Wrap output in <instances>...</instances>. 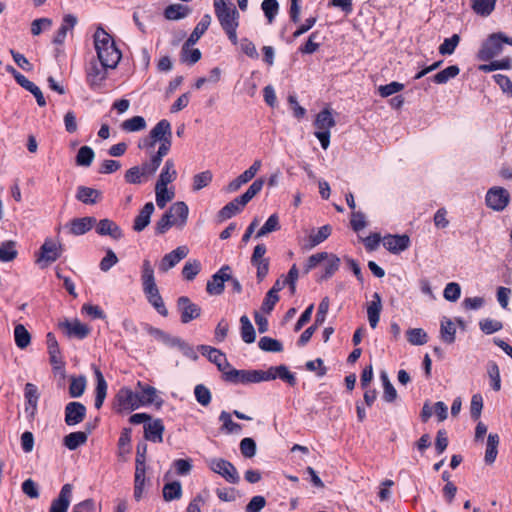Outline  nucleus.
Instances as JSON below:
<instances>
[{
	"instance_id": "1",
	"label": "nucleus",
	"mask_w": 512,
	"mask_h": 512,
	"mask_svg": "<svg viewBox=\"0 0 512 512\" xmlns=\"http://www.w3.org/2000/svg\"><path fill=\"white\" fill-rule=\"evenodd\" d=\"M93 39L98 61L110 69H115L122 58V53L116 46L113 37L103 28L98 27Z\"/></svg>"
},
{
	"instance_id": "2",
	"label": "nucleus",
	"mask_w": 512,
	"mask_h": 512,
	"mask_svg": "<svg viewBox=\"0 0 512 512\" xmlns=\"http://www.w3.org/2000/svg\"><path fill=\"white\" fill-rule=\"evenodd\" d=\"M141 283L143 292L148 302L162 316H167L168 311L159 293L155 280L154 267L149 259H144L141 265Z\"/></svg>"
},
{
	"instance_id": "3",
	"label": "nucleus",
	"mask_w": 512,
	"mask_h": 512,
	"mask_svg": "<svg viewBox=\"0 0 512 512\" xmlns=\"http://www.w3.org/2000/svg\"><path fill=\"white\" fill-rule=\"evenodd\" d=\"M215 15L220 26L225 31L233 45L239 43L237 37V28L239 26V13L233 4H226L222 0H214Z\"/></svg>"
},
{
	"instance_id": "4",
	"label": "nucleus",
	"mask_w": 512,
	"mask_h": 512,
	"mask_svg": "<svg viewBox=\"0 0 512 512\" xmlns=\"http://www.w3.org/2000/svg\"><path fill=\"white\" fill-rule=\"evenodd\" d=\"M336 125V121L330 109L326 108L320 111L315 118L314 126L315 137L319 140L321 147L326 150L330 145V130Z\"/></svg>"
},
{
	"instance_id": "5",
	"label": "nucleus",
	"mask_w": 512,
	"mask_h": 512,
	"mask_svg": "<svg viewBox=\"0 0 512 512\" xmlns=\"http://www.w3.org/2000/svg\"><path fill=\"white\" fill-rule=\"evenodd\" d=\"M224 380L233 384L242 385L265 382V371L237 370L232 367L231 370L226 373V378Z\"/></svg>"
},
{
	"instance_id": "6",
	"label": "nucleus",
	"mask_w": 512,
	"mask_h": 512,
	"mask_svg": "<svg viewBox=\"0 0 512 512\" xmlns=\"http://www.w3.org/2000/svg\"><path fill=\"white\" fill-rule=\"evenodd\" d=\"M157 170L150 161H147L141 165L129 168L125 172L124 179L129 184L140 185L147 182Z\"/></svg>"
},
{
	"instance_id": "7",
	"label": "nucleus",
	"mask_w": 512,
	"mask_h": 512,
	"mask_svg": "<svg viewBox=\"0 0 512 512\" xmlns=\"http://www.w3.org/2000/svg\"><path fill=\"white\" fill-rule=\"evenodd\" d=\"M207 463L211 471L222 476L227 482L232 484L239 482L238 471L231 462L223 458H212Z\"/></svg>"
},
{
	"instance_id": "8",
	"label": "nucleus",
	"mask_w": 512,
	"mask_h": 512,
	"mask_svg": "<svg viewBox=\"0 0 512 512\" xmlns=\"http://www.w3.org/2000/svg\"><path fill=\"white\" fill-rule=\"evenodd\" d=\"M116 399L119 409L122 411H134L143 406L139 389L133 391L130 388L123 387L118 391Z\"/></svg>"
},
{
	"instance_id": "9",
	"label": "nucleus",
	"mask_w": 512,
	"mask_h": 512,
	"mask_svg": "<svg viewBox=\"0 0 512 512\" xmlns=\"http://www.w3.org/2000/svg\"><path fill=\"white\" fill-rule=\"evenodd\" d=\"M503 37H506V35L502 33H494L490 35L479 50L478 58L482 61H487L499 55L502 52L503 44L505 43Z\"/></svg>"
},
{
	"instance_id": "10",
	"label": "nucleus",
	"mask_w": 512,
	"mask_h": 512,
	"mask_svg": "<svg viewBox=\"0 0 512 512\" xmlns=\"http://www.w3.org/2000/svg\"><path fill=\"white\" fill-rule=\"evenodd\" d=\"M110 67H106L99 62L91 61L86 70L87 83L92 89L101 88L108 77Z\"/></svg>"
},
{
	"instance_id": "11",
	"label": "nucleus",
	"mask_w": 512,
	"mask_h": 512,
	"mask_svg": "<svg viewBox=\"0 0 512 512\" xmlns=\"http://www.w3.org/2000/svg\"><path fill=\"white\" fill-rule=\"evenodd\" d=\"M486 204L495 211L504 210L509 204V192L502 187H492L487 191Z\"/></svg>"
},
{
	"instance_id": "12",
	"label": "nucleus",
	"mask_w": 512,
	"mask_h": 512,
	"mask_svg": "<svg viewBox=\"0 0 512 512\" xmlns=\"http://www.w3.org/2000/svg\"><path fill=\"white\" fill-rule=\"evenodd\" d=\"M58 328L70 338L84 339L90 333V328L78 319H64L58 323Z\"/></svg>"
},
{
	"instance_id": "13",
	"label": "nucleus",
	"mask_w": 512,
	"mask_h": 512,
	"mask_svg": "<svg viewBox=\"0 0 512 512\" xmlns=\"http://www.w3.org/2000/svg\"><path fill=\"white\" fill-rule=\"evenodd\" d=\"M200 352L202 355L207 356V358L214 363L219 371L222 372L223 378H226V373L231 370L232 366L228 362L226 356L224 353H222L220 350L207 346V345H201L199 347Z\"/></svg>"
},
{
	"instance_id": "14",
	"label": "nucleus",
	"mask_w": 512,
	"mask_h": 512,
	"mask_svg": "<svg viewBox=\"0 0 512 512\" xmlns=\"http://www.w3.org/2000/svg\"><path fill=\"white\" fill-rule=\"evenodd\" d=\"M62 254V245L59 241L46 239L40 249V255L37 259L38 263L46 264L55 262Z\"/></svg>"
},
{
	"instance_id": "15",
	"label": "nucleus",
	"mask_w": 512,
	"mask_h": 512,
	"mask_svg": "<svg viewBox=\"0 0 512 512\" xmlns=\"http://www.w3.org/2000/svg\"><path fill=\"white\" fill-rule=\"evenodd\" d=\"M177 308L181 314V322L184 324L198 318L201 314V308L186 296L178 298Z\"/></svg>"
},
{
	"instance_id": "16",
	"label": "nucleus",
	"mask_w": 512,
	"mask_h": 512,
	"mask_svg": "<svg viewBox=\"0 0 512 512\" xmlns=\"http://www.w3.org/2000/svg\"><path fill=\"white\" fill-rule=\"evenodd\" d=\"M231 268L228 265L223 266L208 281L206 290L211 295H220L224 290V283L231 279Z\"/></svg>"
},
{
	"instance_id": "17",
	"label": "nucleus",
	"mask_w": 512,
	"mask_h": 512,
	"mask_svg": "<svg viewBox=\"0 0 512 512\" xmlns=\"http://www.w3.org/2000/svg\"><path fill=\"white\" fill-rule=\"evenodd\" d=\"M137 389L140 391L143 406L153 405L157 409L162 407L164 400L160 397L155 387L138 381Z\"/></svg>"
},
{
	"instance_id": "18",
	"label": "nucleus",
	"mask_w": 512,
	"mask_h": 512,
	"mask_svg": "<svg viewBox=\"0 0 512 512\" xmlns=\"http://www.w3.org/2000/svg\"><path fill=\"white\" fill-rule=\"evenodd\" d=\"M188 253L189 249L187 246H178L176 249L166 254L162 258L159 264V270L162 272L168 271L169 269L176 266L182 259H184L188 255Z\"/></svg>"
},
{
	"instance_id": "19",
	"label": "nucleus",
	"mask_w": 512,
	"mask_h": 512,
	"mask_svg": "<svg viewBox=\"0 0 512 512\" xmlns=\"http://www.w3.org/2000/svg\"><path fill=\"white\" fill-rule=\"evenodd\" d=\"M86 416V407L80 402H69L65 407V423L75 426L81 423Z\"/></svg>"
},
{
	"instance_id": "20",
	"label": "nucleus",
	"mask_w": 512,
	"mask_h": 512,
	"mask_svg": "<svg viewBox=\"0 0 512 512\" xmlns=\"http://www.w3.org/2000/svg\"><path fill=\"white\" fill-rule=\"evenodd\" d=\"M71 497L72 485H63L58 497L52 501L49 512H67L71 502Z\"/></svg>"
},
{
	"instance_id": "21",
	"label": "nucleus",
	"mask_w": 512,
	"mask_h": 512,
	"mask_svg": "<svg viewBox=\"0 0 512 512\" xmlns=\"http://www.w3.org/2000/svg\"><path fill=\"white\" fill-rule=\"evenodd\" d=\"M382 243L389 252L398 254L409 247L410 239L407 235H388L383 238Z\"/></svg>"
},
{
	"instance_id": "22",
	"label": "nucleus",
	"mask_w": 512,
	"mask_h": 512,
	"mask_svg": "<svg viewBox=\"0 0 512 512\" xmlns=\"http://www.w3.org/2000/svg\"><path fill=\"white\" fill-rule=\"evenodd\" d=\"M277 378L287 382L291 386L296 384L295 375L291 373L285 365L272 366L265 370V381H271Z\"/></svg>"
},
{
	"instance_id": "23",
	"label": "nucleus",
	"mask_w": 512,
	"mask_h": 512,
	"mask_svg": "<svg viewBox=\"0 0 512 512\" xmlns=\"http://www.w3.org/2000/svg\"><path fill=\"white\" fill-rule=\"evenodd\" d=\"M95 224L96 218L87 216L71 220L67 225V228L70 234L79 236L90 231Z\"/></svg>"
},
{
	"instance_id": "24",
	"label": "nucleus",
	"mask_w": 512,
	"mask_h": 512,
	"mask_svg": "<svg viewBox=\"0 0 512 512\" xmlns=\"http://www.w3.org/2000/svg\"><path fill=\"white\" fill-rule=\"evenodd\" d=\"M167 212L176 222V227L182 229L186 225L189 214V208L185 202H175L174 204L171 205Z\"/></svg>"
},
{
	"instance_id": "25",
	"label": "nucleus",
	"mask_w": 512,
	"mask_h": 512,
	"mask_svg": "<svg viewBox=\"0 0 512 512\" xmlns=\"http://www.w3.org/2000/svg\"><path fill=\"white\" fill-rule=\"evenodd\" d=\"M77 22H78V20L75 15H73V14L64 15L62 23L53 38V43L59 44V45L63 44L66 39L67 33L74 29Z\"/></svg>"
},
{
	"instance_id": "26",
	"label": "nucleus",
	"mask_w": 512,
	"mask_h": 512,
	"mask_svg": "<svg viewBox=\"0 0 512 512\" xmlns=\"http://www.w3.org/2000/svg\"><path fill=\"white\" fill-rule=\"evenodd\" d=\"M25 400V412L28 413L29 416L34 417L37 411L39 393L37 387L32 383L25 385Z\"/></svg>"
},
{
	"instance_id": "27",
	"label": "nucleus",
	"mask_w": 512,
	"mask_h": 512,
	"mask_svg": "<svg viewBox=\"0 0 512 512\" xmlns=\"http://www.w3.org/2000/svg\"><path fill=\"white\" fill-rule=\"evenodd\" d=\"M96 232L99 235H108L115 240H118L123 236L121 228L110 219L100 220L96 226Z\"/></svg>"
},
{
	"instance_id": "28",
	"label": "nucleus",
	"mask_w": 512,
	"mask_h": 512,
	"mask_svg": "<svg viewBox=\"0 0 512 512\" xmlns=\"http://www.w3.org/2000/svg\"><path fill=\"white\" fill-rule=\"evenodd\" d=\"M154 209V204L152 202H147L144 205L134 220L133 229L136 232L143 231L149 225Z\"/></svg>"
},
{
	"instance_id": "29",
	"label": "nucleus",
	"mask_w": 512,
	"mask_h": 512,
	"mask_svg": "<svg viewBox=\"0 0 512 512\" xmlns=\"http://www.w3.org/2000/svg\"><path fill=\"white\" fill-rule=\"evenodd\" d=\"M150 137L157 143L163 142L165 139L172 138L171 125L169 121L163 119L159 121L150 131Z\"/></svg>"
},
{
	"instance_id": "30",
	"label": "nucleus",
	"mask_w": 512,
	"mask_h": 512,
	"mask_svg": "<svg viewBox=\"0 0 512 512\" xmlns=\"http://www.w3.org/2000/svg\"><path fill=\"white\" fill-rule=\"evenodd\" d=\"M373 299L369 303L367 307V316L369 324L372 328H376L379 319H380V312L382 310V301L381 297L378 293L373 294Z\"/></svg>"
},
{
	"instance_id": "31",
	"label": "nucleus",
	"mask_w": 512,
	"mask_h": 512,
	"mask_svg": "<svg viewBox=\"0 0 512 512\" xmlns=\"http://www.w3.org/2000/svg\"><path fill=\"white\" fill-rule=\"evenodd\" d=\"M164 425L162 420L157 419L145 426V438L154 443L163 441Z\"/></svg>"
},
{
	"instance_id": "32",
	"label": "nucleus",
	"mask_w": 512,
	"mask_h": 512,
	"mask_svg": "<svg viewBox=\"0 0 512 512\" xmlns=\"http://www.w3.org/2000/svg\"><path fill=\"white\" fill-rule=\"evenodd\" d=\"M177 178L175 161L169 158L165 161L156 183L168 185Z\"/></svg>"
},
{
	"instance_id": "33",
	"label": "nucleus",
	"mask_w": 512,
	"mask_h": 512,
	"mask_svg": "<svg viewBox=\"0 0 512 512\" xmlns=\"http://www.w3.org/2000/svg\"><path fill=\"white\" fill-rule=\"evenodd\" d=\"M175 197V192L172 188H168L165 184H155V199L159 208H164L168 202L172 201Z\"/></svg>"
},
{
	"instance_id": "34",
	"label": "nucleus",
	"mask_w": 512,
	"mask_h": 512,
	"mask_svg": "<svg viewBox=\"0 0 512 512\" xmlns=\"http://www.w3.org/2000/svg\"><path fill=\"white\" fill-rule=\"evenodd\" d=\"M136 462L137 465L135 470L134 497L138 501L141 499L143 494V487L145 482V464L144 461L140 460L139 457H137Z\"/></svg>"
},
{
	"instance_id": "35",
	"label": "nucleus",
	"mask_w": 512,
	"mask_h": 512,
	"mask_svg": "<svg viewBox=\"0 0 512 512\" xmlns=\"http://www.w3.org/2000/svg\"><path fill=\"white\" fill-rule=\"evenodd\" d=\"M76 198L85 204H95L101 199V192L94 188L79 186Z\"/></svg>"
},
{
	"instance_id": "36",
	"label": "nucleus",
	"mask_w": 512,
	"mask_h": 512,
	"mask_svg": "<svg viewBox=\"0 0 512 512\" xmlns=\"http://www.w3.org/2000/svg\"><path fill=\"white\" fill-rule=\"evenodd\" d=\"M245 207V204L242 203L239 197L235 198L228 204H226L219 212H218V218L220 221H224L227 219H230L237 213H239L243 208Z\"/></svg>"
},
{
	"instance_id": "37",
	"label": "nucleus",
	"mask_w": 512,
	"mask_h": 512,
	"mask_svg": "<svg viewBox=\"0 0 512 512\" xmlns=\"http://www.w3.org/2000/svg\"><path fill=\"white\" fill-rule=\"evenodd\" d=\"M456 327L454 323L447 317H443L440 322V337L447 344L455 341Z\"/></svg>"
},
{
	"instance_id": "38",
	"label": "nucleus",
	"mask_w": 512,
	"mask_h": 512,
	"mask_svg": "<svg viewBox=\"0 0 512 512\" xmlns=\"http://www.w3.org/2000/svg\"><path fill=\"white\" fill-rule=\"evenodd\" d=\"M95 376L97 380L96 395H95V408L100 409L107 394V383L99 369H95Z\"/></svg>"
},
{
	"instance_id": "39",
	"label": "nucleus",
	"mask_w": 512,
	"mask_h": 512,
	"mask_svg": "<svg viewBox=\"0 0 512 512\" xmlns=\"http://www.w3.org/2000/svg\"><path fill=\"white\" fill-rule=\"evenodd\" d=\"M210 24L211 16L209 14H205L187 39L188 45H195L201 36L206 32Z\"/></svg>"
},
{
	"instance_id": "40",
	"label": "nucleus",
	"mask_w": 512,
	"mask_h": 512,
	"mask_svg": "<svg viewBox=\"0 0 512 512\" xmlns=\"http://www.w3.org/2000/svg\"><path fill=\"white\" fill-rule=\"evenodd\" d=\"M189 13L190 8L182 4L169 5L164 11V15L168 20H180L187 17Z\"/></svg>"
},
{
	"instance_id": "41",
	"label": "nucleus",
	"mask_w": 512,
	"mask_h": 512,
	"mask_svg": "<svg viewBox=\"0 0 512 512\" xmlns=\"http://www.w3.org/2000/svg\"><path fill=\"white\" fill-rule=\"evenodd\" d=\"M88 436L83 431L72 432L64 437V445L69 450H76L81 445L85 444Z\"/></svg>"
},
{
	"instance_id": "42",
	"label": "nucleus",
	"mask_w": 512,
	"mask_h": 512,
	"mask_svg": "<svg viewBox=\"0 0 512 512\" xmlns=\"http://www.w3.org/2000/svg\"><path fill=\"white\" fill-rule=\"evenodd\" d=\"M15 344L20 349H25L30 345L31 335L22 324H17L14 328Z\"/></svg>"
},
{
	"instance_id": "43",
	"label": "nucleus",
	"mask_w": 512,
	"mask_h": 512,
	"mask_svg": "<svg viewBox=\"0 0 512 512\" xmlns=\"http://www.w3.org/2000/svg\"><path fill=\"white\" fill-rule=\"evenodd\" d=\"M171 146L172 138L165 139L163 142H160L158 151L153 153L150 157L149 161L151 162L152 166H154L157 169L160 167L163 157H165L169 153Z\"/></svg>"
},
{
	"instance_id": "44",
	"label": "nucleus",
	"mask_w": 512,
	"mask_h": 512,
	"mask_svg": "<svg viewBox=\"0 0 512 512\" xmlns=\"http://www.w3.org/2000/svg\"><path fill=\"white\" fill-rule=\"evenodd\" d=\"M498 445L499 436L497 434H489L484 458L487 464L494 463L498 453Z\"/></svg>"
},
{
	"instance_id": "45",
	"label": "nucleus",
	"mask_w": 512,
	"mask_h": 512,
	"mask_svg": "<svg viewBox=\"0 0 512 512\" xmlns=\"http://www.w3.org/2000/svg\"><path fill=\"white\" fill-rule=\"evenodd\" d=\"M213 179V174L210 170H205L197 173L192 178V190L198 192L207 187Z\"/></svg>"
},
{
	"instance_id": "46",
	"label": "nucleus",
	"mask_w": 512,
	"mask_h": 512,
	"mask_svg": "<svg viewBox=\"0 0 512 512\" xmlns=\"http://www.w3.org/2000/svg\"><path fill=\"white\" fill-rule=\"evenodd\" d=\"M407 341L411 345L421 346L428 342V335L422 328H410L406 331Z\"/></svg>"
},
{
	"instance_id": "47",
	"label": "nucleus",
	"mask_w": 512,
	"mask_h": 512,
	"mask_svg": "<svg viewBox=\"0 0 512 512\" xmlns=\"http://www.w3.org/2000/svg\"><path fill=\"white\" fill-rule=\"evenodd\" d=\"M241 323V337L245 343H253L255 341L256 335L253 325L251 324L249 318L246 315H243L240 318Z\"/></svg>"
},
{
	"instance_id": "48",
	"label": "nucleus",
	"mask_w": 512,
	"mask_h": 512,
	"mask_svg": "<svg viewBox=\"0 0 512 512\" xmlns=\"http://www.w3.org/2000/svg\"><path fill=\"white\" fill-rule=\"evenodd\" d=\"M95 157L93 149L89 146H82L76 155V164L82 167H89Z\"/></svg>"
},
{
	"instance_id": "49",
	"label": "nucleus",
	"mask_w": 512,
	"mask_h": 512,
	"mask_svg": "<svg viewBox=\"0 0 512 512\" xmlns=\"http://www.w3.org/2000/svg\"><path fill=\"white\" fill-rule=\"evenodd\" d=\"M193 45H188V40L183 44L181 51V59L183 62L195 64L201 58V52L197 48H192Z\"/></svg>"
},
{
	"instance_id": "50",
	"label": "nucleus",
	"mask_w": 512,
	"mask_h": 512,
	"mask_svg": "<svg viewBox=\"0 0 512 512\" xmlns=\"http://www.w3.org/2000/svg\"><path fill=\"white\" fill-rule=\"evenodd\" d=\"M460 72L457 65H451L434 75L433 81L437 84H444L455 78Z\"/></svg>"
},
{
	"instance_id": "51",
	"label": "nucleus",
	"mask_w": 512,
	"mask_h": 512,
	"mask_svg": "<svg viewBox=\"0 0 512 512\" xmlns=\"http://www.w3.org/2000/svg\"><path fill=\"white\" fill-rule=\"evenodd\" d=\"M332 228L330 225H324L320 227L317 231L313 232L309 236V248H313L323 241H325L331 234Z\"/></svg>"
},
{
	"instance_id": "52",
	"label": "nucleus",
	"mask_w": 512,
	"mask_h": 512,
	"mask_svg": "<svg viewBox=\"0 0 512 512\" xmlns=\"http://www.w3.org/2000/svg\"><path fill=\"white\" fill-rule=\"evenodd\" d=\"M219 420L222 423V429L226 433H239L242 429L241 425L234 422L232 420L231 414L226 411L221 412Z\"/></svg>"
},
{
	"instance_id": "53",
	"label": "nucleus",
	"mask_w": 512,
	"mask_h": 512,
	"mask_svg": "<svg viewBox=\"0 0 512 512\" xmlns=\"http://www.w3.org/2000/svg\"><path fill=\"white\" fill-rule=\"evenodd\" d=\"M86 388V378L84 376L71 377L69 385V394L73 398L80 397Z\"/></svg>"
},
{
	"instance_id": "54",
	"label": "nucleus",
	"mask_w": 512,
	"mask_h": 512,
	"mask_svg": "<svg viewBox=\"0 0 512 512\" xmlns=\"http://www.w3.org/2000/svg\"><path fill=\"white\" fill-rule=\"evenodd\" d=\"M14 241H6L0 244V261L10 262L17 257Z\"/></svg>"
},
{
	"instance_id": "55",
	"label": "nucleus",
	"mask_w": 512,
	"mask_h": 512,
	"mask_svg": "<svg viewBox=\"0 0 512 512\" xmlns=\"http://www.w3.org/2000/svg\"><path fill=\"white\" fill-rule=\"evenodd\" d=\"M280 229L279 217L277 214H272L264 223V225L258 230L256 237L261 238L271 232Z\"/></svg>"
},
{
	"instance_id": "56",
	"label": "nucleus",
	"mask_w": 512,
	"mask_h": 512,
	"mask_svg": "<svg viewBox=\"0 0 512 512\" xmlns=\"http://www.w3.org/2000/svg\"><path fill=\"white\" fill-rule=\"evenodd\" d=\"M263 185H264L263 178L256 179L249 186V188L246 190V192L244 194H242L241 196H239L242 203H244L246 205L249 201H251L262 190Z\"/></svg>"
},
{
	"instance_id": "57",
	"label": "nucleus",
	"mask_w": 512,
	"mask_h": 512,
	"mask_svg": "<svg viewBox=\"0 0 512 512\" xmlns=\"http://www.w3.org/2000/svg\"><path fill=\"white\" fill-rule=\"evenodd\" d=\"M146 127L145 119L142 116H134L125 120L121 124V128L126 132H136Z\"/></svg>"
},
{
	"instance_id": "58",
	"label": "nucleus",
	"mask_w": 512,
	"mask_h": 512,
	"mask_svg": "<svg viewBox=\"0 0 512 512\" xmlns=\"http://www.w3.org/2000/svg\"><path fill=\"white\" fill-rule=\"evenodd\" d=\"M182 495V487L180 482L175 481L168 483L163 488V497L166 501L179 499Z\"/></svg>"
},
{
	"instance_id": "59",
	"label": "nucleus",
	"mask_w": 512,
	"mask_h": 512,
	"mask_svg": "<svg viewBox=\"0 0 512 512\" xmlns=\"http://www.w3.org/2000/svg\"><path fill=\"white\" fill-rule=\"evenodd\" d=\"M381 380L383 383V399L386 402H393L397 398V391L390 382L386 372L381 373Z\"/></svg>"
},
{
	"instance_id": "60",
	"label": "nucleus",
	"mask_w": 512,
	"mask_h": 512,
	"mask_svg": "<svg viewBox=\"0 0 512 512\" xmlns=\"http://www.w3.org/2000/svg\"><path fill=\"white\" fill-rule=\"evenodd\" d=\"M172 226H176V222L166 211L155 224V232L158 235L166 233Z\"/></svg>"
},
{
	"instance_id": "61",
	"label": "nucleus",
	"mask_w": 512,
	"mask_h": 512,
	"mask_svg": "<svg viewBox=\"0 0 512 512\" xmlns=\"http://www.w3.org/2000/svg\"><path fill=\"white\" fill-rule=\"evenodd\" d=\"M53 25V21L50 18H38L31 23V34L33 36L40 35L43 31L49 30Z\"/></svg>"
},
{
	"instance_id": "62",
	"label": "nucleus",
	"mask_w": 512,
	"mask_h": 512,
	"mask_svg": "<svg viewBox=\"0 0 512 512\" xmlns=\"http://www.w3.org/2000/svg\"><path fill=\"white\" fill-rule=\"evenodd\" d=\"M261 8L268 22L272 23L279 10V4L277 0H263Z\"/></svg>"
},
{
	"instance_id": "63",
	"label": "nucleus",
	"mask_w": 512,
	"mask_h": 512,
	"mask_svg": "<svg viewBox=\"0 0 512 512\" xmlns=\"http://www.w3.org/2000/svg\"><path fill=\"white\" fill-rule=\"evenodd\" d=\"M496 0H473V9L477 14L487 16L489 15L494 7Z\"/></svg>"
},
{
	"instance_id": "64",
	"label": "nucleus",
	"mask_w": 512,
	"mask_h": 512,
	"mask_svg": "<svg viewBox=\"0 0 512 512\" xmlns=\"http://www.w3.org/2000/svg\"><path fill=\"white\" fill-rule=\"evenodd\" d=\"M459 42L460 37L458 34H454L450 38H446L439 46V53L442 55L453 54Z\"/></svg>"
}]
</instances>
